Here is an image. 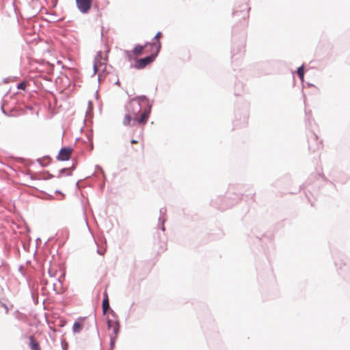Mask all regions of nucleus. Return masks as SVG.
I'll return each instance as SVG.
<instances>
[{"instance_id": "nucleus-27", "label": "nucleus", "mask_w": 350, "mask_h": 350, "mask_svg": "<svg viewBox=\"0 0 350 350\" xmlns=\"http://www.w3.org/2000/svg\"><path fill=\"white\" fill-rule=\"evenodd\" d=\"M162 34L161 31H158L156 35L153 37L152 40L151 42H153L155 43V46L157 47V46H158L159 44V42H161V41L159 40V36Z\"/></svg>"}, {"instance_id": "nucleus-36", "label": "nucleus", "mask_w": 350, "mask_h": 350, "mask_svg": "<svg viewBox=\"0 0 350 350\" xmlns=\"http://www.w3.org/2000/svg\"><path fill=\"white\" fill-rule=\"evenodd\" d=\"M24 107H22L24 111H25L26 110H29V111H33V107L32 105H27L25 103H23Z\"/></svg>"}, {"instance_id": "nucleus-37", "label": "nucleus", "mask_w": 350, "mask_h": 350, "mask_svg": "<svg viewBox=\"0 0 350 350\" xmlns=\"http://www.w3.org/2000/svg\"><path fill=\"white\" fill-rule=\"evenodd\" d=\"M155 45V43L153 42H146L144 43V44H142V46H143V50L147 46H150L152 48L154 47Z\"/></svg>"}, {"instance_id": "nucleus-8", "label": "nucleus", "mask_w": 350, "mask_h": 350, "mask_svg": "<svg viewBox=\"0 0 350 350\" xmlns=\"http://www.w3.org/2000/svg\"><path fill=\"white\" fill-rule=\"evenodd\" d=\"M314 176H311L309 178V179L304 183L302 185L300 186V188L299 189V191H300L301 189H305V195H306V198L308 200V201L310 202L311 204V206H314L313 204V202H311V200H310V196H314L317 193V190L315 189V187L318 186L319 184H318V180L315 182L314 183V187H312L311 189L309 188L310 185V179L313 178Z\"/></svg>"}, {"instance_id": "nucleus-15", "label": "nucleus", "mask_w": 350, "mask_h": 350, "mask_svg": "<svg viewBox=\"0 0 350 350\" xmlns=\"http://www.w3.org/2000/svg\"><path fill=\"white\" fill-rule=\"evenodd\" d=\"M29 347L31 350H41L39 342L36 340L34 336H30L29 337Z\"/></svg>"}, {"instance_id": "nucleus-56", "label": "nucleus", "mask_w": 350, "mask_h": 350, "mask_svg": "<svg viewBox=\"0 0 350 350\" xmlns=\"http://www.w3.org/2000/svg\"><path fill=\"white\" fill-rule=\"evenodd\" d=\"M81 181V180H78V181L76 183V187H77V188H79V183H80Z\"/></svg>"}, {"instance_id": "nucleus-46", "label": "nucleus", "mask_w": 350, "mask_h": 350, "mask_svg": "<svg viewBox=\"0 0 350 350\" xmlns=\"http://www.w3.org/2000/svg\"><path fill=\"white\" fill-rule=\"evenodd\" d=\"M55 194H61V195L62 196V198H64V196H65L64 193H62L60 190H59V189H56V190L55 191Z\"/></svg>"}, {"instance_id": "nucleus-63", "label": "nucleus", "mask_w": 350, "mask_h": 350, "mask_svg": "<svg viewBox=\"0 0 350 350\" xmlns=\"http://www.w3.org/2000/svg\"><path fill=\"white\" fill-rule=\"evenodd\" d=\"M92 176H96V172H93Z\"/></svg>"}, {"instance_id": "nucleus-51", "label": "nucleus", "mask_w": 350, "mask_h": 350, "mask_svg": "<svg viewBox=\"0 0 350 350\" xmlns=\"http://www.w3.org/2000/svg\"><path fill=\"white\" fill-rule=\"evenodd\" d=\"M97 253L100 255H103V252H102L99 249H97Z\"/></svg>"}, {"instance_id": "nucleus-24", "label": "nucleus", "mask_w": 350, "mask_h": 350, "mask_svg": "<svg viewBox=\"0 0 350 350\" xmlns=\"http://www.w3.org/2000/svg\"><path fill=\"white\" fill-rule=\"evenodd\" d=\"M110 71L107 70L106 66L104 67V68L101 70L100 72L98 75V81L99 83H100V80L102 77H105L107 74H109Z\"/></svg>"}, {"instance_id": "nucleus-57", "label": "nucleus", "mask_w": 350, "mask_h": 350, "mask_svg": "<svg viewBox=\"0 0 350 350\" xmlns=\"http://www.w3.org/2000/svg\"><path fill=\"white\" fill-rule=\"evenodd\" d=\"M102 29H103V27H102ZM103 37V29H102V31H101V38Z\"/></svg>"}, {"instance_id": "nucleus-21", "label": "nucleus", "mask_w": 350, "mask_h": 350, "mask_svg": "<svg viewBox=\"0 0 350 350\" xmlns=\"http://www.w3.org/2000/svg\"><path fill=\"white\" fill-rule=\"evenodd\" d=\"M243 91V83L241 81H238L235 83L234 87V95L239 96Z\"/></svg>"}, {"instance_id": "nucleus-39", "label": "nucleus", "mask_w": 350, "mask_h": 350, "mask_svg": "<svg viewBox=\"0 0 350 350\" xmlns=\"http://www.w3.org/2000/svg\"><path fill=\"white\" fill-rule=\"evenodd\" d=\"M18 271L20 272V273L21 274L22 276H23V277L26 276V273H25V272L23 270V265H20L18 266Z\"/></svg>"}, {"instance_id": "nucleus-35", "label": "nucleus", "mask_w": 350, "mask_h": 350, "mask_svg": "<svg viewBox=\"0 0 350 350\" xmlns=\"http://www.w3.org/2000/svg\"><path fill=\"white\" fill-rule=\"evenodd\" d=\"M66 325V321L64 319H59L57 326L59 327H64Z\"/></svg>"}, {"instance_id": "nucleus-14", "label": "nucleus", "mask_w": 350, "mask_h": 350, "mask_svg": "<svg viewBox=\"0 0 350 350\" xmlns=\"http://www.w3.org/2000/svg\"><path fill=\"white\" fill-rule=\"evenodd\" d=\"M24 113L25 111L21 107H12L7 112V114L12 115L11 117H18Z\"/></svg>"}, {"instance_id": "nucleus-17", "label": "nucleus", "mask_w": 350, "mask_h": 350, "mask_svg": "<svg viewBox=\"0 0 350 350\" xmlns=\"http://www.w3.org/2000/svg\"><path fill=\"white\" fill-rule=\"evenodd\" d=\"M306 113V128L310 131L312 130V123L314 122V120L312 118L311 111H305Z\"/></svg>"}, {"instance_id": "nucleus-54", "label": "nucleus", "mask_w": 350, "mask_h": 350, "mask_svg": "<svg viewBox=\"0 0 350 350\" xmlns=\"http://www.w3.org/2000/svg\"><path fill=\"white\" fill-rule=\"evenodd\" d=\"M47 195L49 196V199H50V200L54 199V197L53 195H49V194H47Z\"/></svg>"}, {"instance_id": "nucleus-3", "label": "nucleus", "mask_w": 350, "mask_h": 350, "mask_svg": "<svg viewBox=\"0 0 350 350\" xmlns=\"http://www.w3.org/2000/svg\"><path fill=\"white\" fill-rule=\"evenodd\" d=\"M161 49V42H159L158 46H157L155 51L151 53L150 55H148L142 58H136L135 59L134 64H131L130 68H135L136 70H143L147 66L150 65L152 62H154L159 55Z\"/></svg>"}, {"instance_id": "nucleus-26", "label": "nucleus", "mask_w": 350, "mask_h": 350, "mask_svg": "<svg viewBox=\"0 0 350 350\" xmlns=\"http://www.w3.org/2000/svg\"><path fill=\"white\" fill-rule=\"evenodd\" d=\"M124 53L126 54V57L128 59V61H129V62L134 61L135 62V59H136V57H134L135 55L133 53H131V52L130 51L125 50Z\"/></svg>"}, {"instance_id": "nucleus-10", "label": "nucleus", "mask_w": 350, "mask_h": 350, "mask_svg": "<svg viewBox=\"0 0 350 350\" xmlns=\"http://www.w3.org/2000/svg\"><path fill=\"white\" fill-rule=\"evenodd\" d=\"M76 6L81 14H88L92 7V0H75Z\"/></svg>"}, {"instance_id": "nucleus-25", "label": "nucleus", "mask_w": 350, "mask_h": 350, "mask_svg": "<svg viewBox=\"0 0 350 350\" xmlns=\"http://www.w3.org/2000/svg\"><path fill=\"white\" fill-rule=\"evenodd\" d=\"M103 59V51H98L94 57V62H98L100 65H103L101 60Z\"/></svg>"}, {"instance_id": "nucleus-4", "label": "nucleus", "mask_w": 350, "mask_h": 350, "mask_svg": "<svg viewBox=\"0 0 350 350\" xmlns=\"http://www.w3.org/2000/svg\"><path fill=\"white\" fill-rule=\"evenodd\" d=\"M242 196L243 194L241 192H236L234 191V188L230 187L226 194L227 201L222 203H217V201H213V204H215L216 206L223 211L234 205L241 199Z\"/></svg>"}, {"instance_id": "nucleus-2", "label": "nucleus", "mask_w": 350, "mask_h": 350, "mask_svg": "<svg viewBox=\"0 0 350 350\" xmlns=\"http://www.w3.org/2000/svg\"><path fill=\"white\" fill-rule=\"evenodd\" d=\"M154 100L146 95L136 96L131 98L125 110L128 112L123 120L124 126L145 125L150 118Z\"/></svg>"}, {"instance_id": "nucleus-7", "label": "nucleus", "mask_w": 350, "mask_h": 350, "mask_svg": "<svg viewBox=\"0 0 350 350\" xmlns=\"http://www.w3.org/2000/svg\"><path fill=\"white\" fill-rule=\"evenodd\" d=\"M111 314L113 317V318L115 319V325L113 326L111 323V319L107 317V327L108 329H112L113 334L110 335V336H116L118 338V336L120 331V324L118 320V317L116 314V313L113 310V309H111Z\"/></svg>"}, {"instance_id": "nucleus-1", "label": "nucleus", "mask_w": 350, "mask_h": 350, "mask_svg": "<svg viewBox=\"0 0 350 350\" xmlns=\"http://www.w3.org/2000/svg\"><path fill=\"white\" fill-rule=\"evenodd\" d=\"M250 7L244 1H237L232 10V17L236 24L232 26L231 59L232 63L239 65L245 54L246 34L244 31L247 26Z\"/></svg>"}, {"instance_id": "nucleus-62", "label": "nucleus", "mask_w": 350, "mask_h": 350, "mask_svg": "<svg viewBox=\"0 0 350 350\" xmlns=\"http://www.w3.org/2000/svg\"><path fill=\"white\" fill-rule=\"evenodd\" d=\"M58 281H59L60 283L62 282H61V278H60V277L58 278Z\"/></svg>"}, {"instance_id": "nucleus-64", "label": "nucleus", "mask_w": 350, "mask_h": 350, "mask_svg": "<svg viewBox=\"0 0 350 350\" xmlns=\"http://www.w3.org/2000/svg\"><path fill=\"white\" fill-rule=\"evenodd\" d=\"M7 81H8V79H3V81H4V82H6Z\"/></svg>"}, {"instance_id": "nucleus-19", "label": "nucleus", "mask_w": 350, "mask_h": 350, "mask_svg": "<svg viewBox=\"0 0 350 350\" xmlns=\"http://www.w3.org/2000/svg\"><path fill=\"white\" fill-rule=\"evenodd\" d=\"M304 68H305V65H304V64H303L300 66H299L296 70V73H297L299 80L301 82L304 81V73H305Z\"/></svg>"}, {"instance_id": "nucleus-50", "label": "nucleus", "mask_w": 350, "mask_h": 350, "mask_svg": "<svg viewBox=\"0 0 350 350\" xmlns=\"http://www.w3.org/2000/svg\"><path fill=\"white\" fill-rule=\"evenodd\" d=\"M137 142H138L137 140L134 139L131 140V144H137Z\"/></svg>"}, {"instance_id": "nucleus-52", "label": "nucleus", "mask_w": 350, "mask_h": 350, "mask_svg": "<svg viewBox=\"0 0 350 350\" xmlns=\"http://www.w3.org/2000/svg\"><path fill=\"white\" fill-rule=\"evenodd\" d=\"M44 159H49V160H51V158L49 155H46L43 157Z\"/></svg>"}, {"instance_id": "nucleus-43", "label": "nucleus", "mask_w": 350, "mask_h": 350, "mask_svg": "<svg viewBox=\"0 0 350 350\" xmlns=\"http://www.w3.org/2000/svg\"><path fill=\"white\" fill-rule=\"evenodd\" d=\"M107 179L105 180L104 178H103V182L99 185V188L101 191H103L105 187V182H106Z\"/></svg>"}, {"instance_id": "nucleus-60", "label": "nucleus", "mask_w": 350, "mask_h": 350, "mask_svg": "<svg viewBox=\"0 0 350 350\" xmlns=\"http://www.w3.org/2000/svg\"><path fill=\"white\" fill-rule=\"evenodd\" d=\"M97 96H98V91L96 92V94H95L96 98H97Z\"/></svg>"}, {"instance_id": "nucleus-55", "label": "nucleus", "mask_w": 350, "mask_h": 350, "mask_svg": "<svg viewBox=\"0 0 350 350\" xmlns=\"http://www.w3.org/2000/svg\"><path fill=\"white\" fill-rule=\"evenodd\" d=\"M251 195V199L254 200V197L255 196V192L250 194Z\"/></svg>"}, {"instance_id": "nucleus-33", "label": "nucleus", "mask_w": 350, "mask_h": 350, "mask_svg": "<svg viewBox=\"0 0 350 350\" xmlns=\"http://www.w3.org/2000/svg\"><path fill=\"white\" fill-rule=\"evenodd\" d=\"M4 103H5V100H3L2 103H1V112L7 117H11L12 115H10V114H7V112L8 111L5 109L4 108Z\"/></svg>"}, {"instance_id": "nucleus-11", "label": "nucleus", "mask_w": 350, "mask_h": 350, "mask_svg": "<svg viewBox=\"0 0 350 350\" xmlns=\"http://www.w3.org/2000/svg\"><path fill=\"white\" fill-rule=\"evenodd\" d=\"M86 318V317H79L75 321L72 327L73 334H79L82 331L83 328V322Z\"/></svg>"}, {"instance_id": "nucleus-29", "label": "nucleus", "mask_w": 350, "mask_h": 350, "mask_svg": "<svg viewBox=\"0 0 350 350\" xmlns=\"http://www.w3.org/2000/svg\"><path fill=\"white\" fill-rule=\"evenodd\" d=\"M95 169L97 171V172L100 173L102 175V178H104L105 180L107 179V177H106V175L105 174V172H104L103 167L100 165H95Z\"/></svg>"}, {"instance_id": "nucleus-31", "label": "nucleus", "mask_w": 350, "mask_h": 350, "mask_svg": "<svg viewBox=\"0 0 350 350\" xmlns=\"http://www.w3.org/2000/svg\"><path fill=\"white\" fill-rule=\"evenodd\" d=\"M46 176L41 177V180H46L53 178L55 176L51 174L49 172H45Z\"/></svg>"}, {"instance_id": "nucleus-42", "label": "nucleus", "mask_w": 350, "mask_h": 350, "mask_svg": "<svg viewBox=\"0 0 350 350\" xmlns=\"http://www.w3.org/2000/svg\"><path fill=\"white\" fill-rule=\"evenodd\" d=\"M45 11H46V14L51 15V16H55V18L53 21V23H56L57 21H59V19H57L56 18H57V14L55 13H49L46 10Z\"/></svg>"}, {"instance_id": "nucleus-12", "label": "nucleus", "mask_w": 350, "mask_h": 350, "mask_svg": "<svg viewBox=\"0 0 350 350\" xmlns=\"http://www.w3.org/2000/svg\"><path fill=\"white\" fill-rule=\"evenodd\" d=\"M111 309H112V308L110 307L108 294H107V291H105L103 293V301H102V310H103V314L104 315L106 314L107 310H109V311L111 312Z\"/></svg>"}, {"instance_id": "nucleus-44", "label": "nucleus", "mask_w": 350, "mask_h": 350, "mask_svg": "<svg viewBox=\"0 0 350 350\" xmlns=\"http://www.w3.org/2000/svg\"><path fill=\"white\" fill-rule=\"evenodd\" d=\"M37 162H38V163L40 165V166H42V167H46V166H47V165H48L47 163L46 164V163H42V159H37Z\"/></svg>"}, {"instance_id": "nucleus-45", "label": "nucleus", "mask_w": 350, "mask_h": 350, "mask_svg": "<svg viewBox=\"0 0 350 350\" xmlns=\"http://www.w3.org/2000/svg\"><path fill=\"white\" fill-rule=\"evenodd\" d=\"M37 162H38V163L40 165V166H42V167H46V166H47V165H48L47 163L46 164V163H42V159H37Z\"/></svg>"}, {"instance_id": "nucleus-53", "label": "nucleus", "mask_w": 350, "mask_h": 350, "mask_svg": "<svg viewBox=\"0 0 350 350\" xmlns=\"http://www.w3.org/2000/svg\"><path fill=\"white\" fill-rule=\"evenodd\" d=\"M307 85H308V87H314V84H312V83H307Z\"/></svg>"}, {"instance_id": "nucleus-32", "label": "nucleus", "mask_w": 350, "mask_h": 350, "mask_svg": "<svg viewBox=\"0 0 350 350\" xmlns=\"http://www.w3.org/2000/svg\"><path fill=\"white\" fill-rule=\"evenodd\" d=\"M23 174L25 175L29 176L30 177L31 180H41L40 176H38L36 175L31 174H30V172H24Z\"/></svg>"}, {"instance_id": "nucleus-61", "label": "nucleus", "mask_w": 350, "mask_h": 350, "mask_svg": "<svg viewBox=\"0 0 350 350\" xmlns=\"http://www.w3.org/2000/svg\"><path fill=\"white\" fill-rule=\"evenodd\" d=\"M8 93H9V91H8V92H7L5 94L4 96H6L8 94Z\"/></svg>"}, {"instance_id": "nucleus-6", "label": "nucleus", "mask_w": 350, "mask_h": 350, "mask_svg": "<svg viewBox=\"0 0 350 350\" xmlns=\"http://www.w3.org/2000/svg\"><path fill=\"white\" fill-rule=\"evenodd\" d=\"M308 151L310 152H315L319 148H322L323 142L319 140L317 135L312 131L310 130L307 134Z\"/></svg>"}, {"instance_id": "nucleus-23", "label": "nucleus", "mask_w": 350, "mask_h": 350, "mask_svg": "<svg viewBox=\"0 0 350 350\" xmlns=\"http://www.w3.org/2000/svg\"><path fill=\"white\" fill-rule=\"evenodd\" d=\"M77 159L75 158L72 159V165L70 167H68V170H70V171H74L76 170L77 168ZM72 172H68L66 175L68 176H72Z\"/></svg>"}, {"instance_id": "nucleus-34", "label": "nucleus", "mask_w": 350, "mask_h": 350, "mask_svg": "<svg viewBox=\"0 0 350 350\" xmlns=\"http://www.w3.org/2000/svg\"><path fill=\"white\" fill-rule=\"evenodd\" d=\"M102 65H100L98 62H94V64H93V70H94V73H93V75H94L97 72H98V66H101Z\"/></svg>"}, {"instance_id": "nucleus-13", "label": "nucleus", "mask_w": 350, "mask_h": 350, "mask_svg": "<svg viewBox=\"0 0 350 350\" xmlns=\"http://www.w3.org/2000/svg\"><path fill=\"white\" fill-rule=\"evenodd\" d=\"M88 142H90L89 144H87L85 140L81 139V137H78L75 140V143H77L78 141H81L83 144H85L88 146V150L89 151H92L94 148V144H93V133L92 132L88 133L86 135Z\"/></svg>"}, {"instance_id": "nucleus-18", "label": "nucleus", "mask_w": 350, "mask_h": 350, "mask_svg": "<svg viewBox=\"0 0 350 350\" xmlns=\"http://www.w3.org/2000/svg\"><path fill=\"white\" fill-rule=\"evenodd\" d=\"M213 201H217V203L224 202L225 201H227L226 198V195L224 196H217L215 198H213L211 201V204L213 207L221 211V209L219 207L216 206L215 204H213Z\"/></svg>"}, {"instance_id": "nucleus-28", "label": "nucleus", "mask_w": 350, "mask_h": 350, "mask_svg": "<svg viewBox=\"0 0 350 350\" xmlns=\"http://www.w3.org/2000/svg\"><path fill=\"white\" fill-rule=\"evenodd\" d=\"M26 87H27V82L25 81H23L16 84V88L18 90H21L25 91Z\"/></svg>"}, {"instance_id": "nucleus-16", "label": "nucleus", "mask_w": 350, "mask_h": 350, "mask_svg": "<svg viewBox=\"0 0 350 350\" xmlns=\"http://www.w3.org/2000/svg\"><path fill=\"white\" fill-rule=\"evenodd\" d=\"M306 113V128L310 131L312 130V123L314 122V120L312 118L311 111H305Z\"/></svg>"}, {"instance_id": "nucleus-40", "label": "nucleus", "mask_w": 350, "mask_h": 350, "mask_svg": "<svg viewBox=\"0 0 350 350\" xmlns=\"http://www.w3.org/2000/svg\"><path fill=\"white\" fill-rule=\"evenodd\" d=\"M68 170V167H63L62 169L59 170V174L58 176H57V178H59L61 177L62 176H63L64 174V172Z\"/></svg>"}, {"instance_id": "nucleus-38", "label": "nucleus", "mask_w": 350, "mask_h": 350, "mask_svg": "<svg viewBox=\"0 0 350 350\" xmlns=\"http://www.w3.org/2000/svg\"><path fill=\"white\" fill-rule=\"evenodd\" d=\"M166 211H167V210L165 207L161 208L159 210L160 216H164V217H167Z\"/></svg>"}, {"instance_id": "nucleus-58", "label": "nucleus", "mask_w": 350, "mask_h": 350, "mask_svg": "<svg viewBox=\"0 0 350 350\" xmlns=\"http://www.w3.org/2000/svg\"><path fill=\"white\" fill-rule=\"evenodd\" d=\"M256 239H262L261 237H258V236H257V235L256 236Z\"/></svg>"}, {"instance_id": "nucleus-59", "label": "nucleus", "mask_w": 350, "mask_h": 350, "mask_svg": "<svg viewBox=\"0 0 350 350\" xmlns=\"http://www.w3.org/2000/svg\"><path fill=\"white\" fill-rule=\"evenodd\" d=\"M41 241V240H40V238H38V239H36V241H37V242H39V241Z\"/></svg>"}, {"instance_id": "nucleus-20", "label": "nucleus", "mask_w": 350, "mask_h": 350, "mask_svg": "<svg viewBox=\"0 0 350 350\" xmlns=\"http://www.w3.org/2000/svg\"><path fill=\"white\" fill-rule=\"evenodd\" d=\"M167 220V217L164 216H159L158 218V229H160L162 232L165 231V223Z\"/></svg>"}, {"instance_id": "nucleus-5", "label": "nucleus", "mask_w": 350, "mask_h": 350, "mask_svg": "<svg viewBox=\"0 0 350 350\" xmlns=\"http://www.w3.org/2000/svg\"><path fill=\"white\" fill-rule=\"evenodd\" d=\"M233 125L234 128L245 127L247 124L249 118V105L244 103L241 109L237 108Z\"/></svg>"}, {"instance_id": "nucleus-30", "label": "nucleus", "mask_w": 350, "mask_h": 350, "mask_svg": "<svg viewBox=\"0 0 350 350\" xmlns=\"http://www.w3.org/2000/svg\"><path fill=\"white\" fill-rule=\"evenodd\" d=\"M116 340H117V338L116 336H110V341H109L110 350H113Z\"/></svg>"}, {"instance_id": "nucleus-9", "label": "nucleus", "mask_w": 350, "mask_h": 350, "mask_svg": "<svg viewBox=\"0 0 350 350\" xmlns=\"http://www.w3.org/2000/svg\"><path fill=\"white\" fill-rule=\"evenodd\" d=\"M72 150L70 146H62L56 156V159L59 161H69Z\"/></svg>"}, {"instance_id": "nucleus-47", "label": "nucleus", "mask_w": 350, "mask_h": 350, "mask_svg": "<svg viewBox=\"0 0 350 350\" xmlns=\"http://www.w3.org/2000/svg\"><path fill=\"white\" fill-rule=\"evenodd\" d=\"M48 273H49V276L51 278L55 276V273H52V271L51 269H49Z\"/></svg>"}, {"instance_id": "nucleus-41", "label": "nucleus", "mask_w": 350, "mask_h": 350, "mask_svg": "<svg viewBox=\"0 0 350 350\" xmlns=\"http://www.w3.org/2000/svg\"><path fill=\"white\" fill-rule=\"evenodd\" d=\"M61 345L63 350H67L68 348V344L65 341L62 340Z\"/></svg>"}, {"instance_id": "nucleus-49", "label": "nucleus", "mask_w": 350, "mask_h": 350, "mask_svg": "<svg viewBox=\"0 0 350 350\" xmlns=\"http://www.w3.org/2000/svg\"><path fill=\"white\" fill-rule=\"evenodd\" d=\"M114 84L116 85H118V86L120 85V81H119L118 79H116V81H115Z\"/></svg>"}, {"instance_id": "nucleus-48", "label": "nucleus", "mask_w": 350, "mask_h": 350, "mask_svg": "<svg viewBox=\"0 0 350 350\" xmlns=\"http://www.w3.org/2000/svg\"><path fill=\"white\" fill-rule=\"evenodd\" d=\"M1 306L2 307L5 308L7 312L8 311V306H7V305H6L5 304H4V303H1Z\"/></svg>"}, {"instance_id": "nucleus-22", "label": "nucleus", "mask_w": 350, "mask_h": 350, "mask_svg": "<svg viewBox=\"0 0 350 350\" xmlns=\"http://www.w3.org/2000/svg\"><path fill=\"white\" fill-rule=\"evenodd\" d=\"M143 51V46L140 44H136L133 49L130 51L134 55H138L142 53Z\"/></svg>"}]
</instances>
